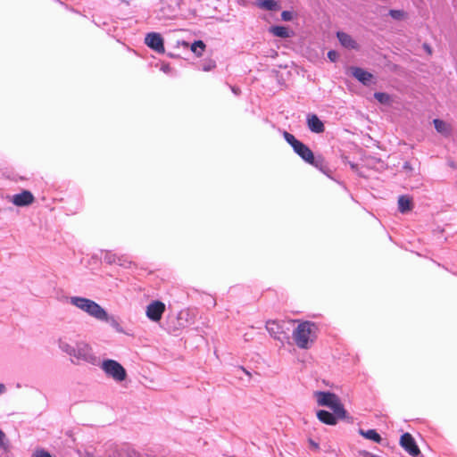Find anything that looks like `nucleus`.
I'll return each mask as SVG.
<instances>
[{"mask_svg":"<svg viewBox=\"0 0 457 457\" xmlns=\"http://www.w3.org/2000/svg\"><path fill=\"white\" fill-rule=\"evenodd\" d=\"M315 398L319 405L331 409L337 417L345 418L346 411L338 396L335 394L321 391L316 392Z\"/></svg>","mask_w":457,"mask_h":457,"instance_id":"nucleus-3","label":"nucleus"},{"mask_svg":"<svg viewBox=\"0 0 457 457\" xmlns=\"http://www.w3.org/2000/svg\"><path fill=\"white\" fill-rule=\"evenodd\" d=\"M359 454L363 456V457H371L373 456L374 453H371L368 451H365V450H361V451H359Z\"/></svg>","mask_w":457,"mask_h":457,"instance_id":"nucleus-31","label":"nucleus"},{"mask_svg":"<svg viewBox=\"0 0 457 457\" xmlns=\"http://www.w3.org/2000/svg\"><path fill=\"white\" fill-rule=\"evenodd\" d=\"M215 66V63L214 62H211L210 64L206 65L204 67V71H210L212 68H213Z\"/></svg>","mask_w":457,"mask_h":457,"instance_id":"nucleus-34","label":"nucleus"},{"mask_svg":"<svg viewBox=\"0 0 457 457\" xmlns=\"http://www.w3.org/2000/svg\"><path fill=\"white\" fill-rule=\"evenodd\" d=\"M318 328L312 321H302L293 331V339L301 349H308L315 342Z\"/></svg>","mask_w":457,"mask_h":457,"instance_id":"nucleus-2","label":"nucleus"},{"mask_svg":"<svg viewBox=\"0 0 457 457\" xmlns=\"http://www.w3.org/2000/svg\"><path fill=\"white\" fill-rule=\"evenodd\" d=\"M270 31L273 35L279 37L286 38L289 37L288 29L283 26H274L270 29Z\"/></svg>","mask_w":457,"mask_h":457,"instance_id":"nucleus-23","label":"nucleus"},{"mask_svg":"<svg viewBox=\"0 0 457 457\" xmlns=\"http://www.w3.org/2000/svg\"><path fill=\"white\" fill-rule=\"evenodd\" d=\"M71 358L77 361H84L92 365H97L99 362L90 345L84 341L76 343Z\"/></svg>","mask_w":457,"mask_h":457,"instance_id":"nucleus-5","label":"nucleus"},{"mask_svg":"<svg viewBox=\"0 0 457 457\" xmlns=\"http://www.w3.org/2000/svg\"><path fill=\"white\" fill-rule=\"evenodd\" d=\"M389 14L395 20H403L406 16L405 12L402 10H390Z\"/></svg>","mask_w":457,"mask_h":457,"instance_id":"nucleus-26","label":"nucleus"},{"mask_svg":"<svg viewBox=\"0 0 457 457\" xmlns=\"http://www.w3.org/2000/svg\"><path fill=\"white\" fill-rule=\"evenodd\" d=\"M6 386L4 384L0 383V395H4L6 392Z\"/></svg>","mask_w":457,"mask_h":457,"instance_id":"nucleus-33","label":"nucleus"},{"mask_svg":"<svg viewBox=\"0 0 457 457\" xmlns=\"http://www.w3.org/2000/svg\"><path fill=\"white\" fill-rule=\"evenodd\" d=\"M434 122V125H435V128L437 130V132L443 134V135H447L449 134L450 132V127L447 123H445L444 120H439V119H435L433 120Z\"/></svg>","mask_w":457,"mask_h":457,"instance_id":"nucleus-22","label":"nucleus"},{"mask_svg":"<svg viewBox=\"0 0 457 457\" xmlns=\"http://www.w3.org/2000/svg\"><path fill=\"white\" fill-rule=\"evenodd\" d=\"M57 345L62 352L67 353L70 357L72 356L74 346L69 344L64 337H60L57 341Z\"/></svg>","mask_w":457,"mask_h":457,"instance_id":"nucleus-17","label":"nucleus"},{"mask_svg":"<svg viewBox=\"0 0 457 457\" xmlns=\"http://www.w3.org/2000/svg\"><path fill=\"white\" fill-rule=\"evenodd\" d=\"M9 446V442L5 434L0 429V447L6 450Z\"/></svg>","mask_w":457,"mask_h":457,"instance_id":"nucleus-27","label":"nucleus"},{"mask_svg":"<svg viewBox=\"0 0 457 457\" xmlns=\"http://www.w3.org/2000/svg\"><path fill=\"white\" fill-rule=\"evenodd\" d=\"M353 76L361 82L363 85L368 86L372 79V74L359 67H351Z\"/></svg>","mask_w":457,"mask_h":457,"instance_id":"nucleus-13","label":"nucleus"},{"mask_svg":"<svg viewBox=\"0 0 457 457\" xmlns=\"http://www.w3.org/2000/svg\"><path fill=\"white\" fill-rule=\"evenodd\" d=\"M205 48V45L203 41L198 40L195 41L191 46V51L195 54L197 56H201Z\"/></svg>","mask_w":457,"mask_h":457,"instance_id":"nucleus-24","label":"nucleus"},{"mask_svg":"<svg viewBox=\"0 0 457 457\" xmlns=\"http://www.w3.org/2000/svg\"><path fill=\"white\" fill-rule=\"evenodd\" d=\"M230 88H231L232 92H233L236 96H238V95L240 94V89H239V87H235V86H230Z\"/></svg>","mask_w":457,"mask_h":457,"instance_id":"nucleus-32","label":"nucleus"},{"mask_svg":"<svg viewBox=\"0 0 457 457\" xmlns=\"http://www.w3.org/2000/svg\"><path fill=\"white\" fill-rule=\"evenodd\" d=\"M69 303L96 320L111 324H114L116 322L114 317L109 315L100 304L89 298L71 296L69 298Z\"/></svg>","mask_w":457,"mask_h":457,"instance_id":"nucleus-1","label":"nucleus"},{"mask_svg":"<svg viewBox=\"0 0 457 457\" xmlns=\"http://www.w3.org/2000/svg\"><path fill=\"white\" fill-rule=\"evenodd\" d=\"M10 201L15 205L19 207L28 206L31 204L35 198L32 193L29 190H23L20 194L13 195L10 196Z\"/></svg>","mask_w":457,"mask_h":457,"instance_id":"nucleus-11","label":"nucleus"},{"mask_svg":"<svg viewBox=\"0 0 457 457\" xmlns=\"http://www.w3.org/2000/svg\"><path fill=\"white\" fill-rule=\"evenodd\" d=\"M294 151L306 162L314 165L316 167L319 166L320 163L322 162L321 159H316L313 155L312 150L303 143L300 142L294 148Z\"/></svg>","mask_w":457,"mask_h":457,"instance_id":"nucleus-7","label":"nucleus"},{"mask_svg":"<svg viewBox=\"0 0 457 457\" xmlns=\"http://www.w3.org/2000/svg\"><path fill=\"white\" fill-rule=\"evenodd\" d=\"M328 57L331 62H336L338 58L337 52L331 50L328 53Z\"/></svg>","mask_w":457,"mask_h":457,"instance_id":"nucleus-30","label":"nucleus"},{"mask_svg":"<svg viewBox=\"0 0 457 457\" xmlns=\"http://www.w3.org/2000/svg\"><path fill=\"white\" fill-rule=\"evenodd\" d=\"M269 334L277 340L282 341L283 335L286 334L284 329V323H279L276 320H269L266 322L265 326Z\"/></svg>","mask_w":457,"mask_h":457,"instance_id":"nucleus-12","label":"nucleus"},{"mask_svg":"<svg viewBox=\"0 0 457 457\" xmlns=\"http://www.w3.org/2000/svg\"><path fill=\"white\" fill-rule=\"evenodd\" d=\"M360 434L367 438V439H370V440H372L376 443H380L381 441V436L375 430V429H369L367 431H364L362 429L360 430Z\"/></svg>","mask_w":457,"mask_h":457,"instance_id":"nucleus-20","label":"nucleus"},{"mask_svg":"<svg viewBox=\"0 0 457 457\" xmlns=\"http://www.w3.org/2000/svg\"><path fill=\"white\" fill-rule=\"evenodd\" d=\"M257 5L264 10L274 11L278 9V3L274 0H258Z\"/></svg>","mask_w":457,"mask_h":457,"instance_id":"nucleus-21","label":"nucleus"},{"mask_svg":"<svg viewBox=\"0 0 457 457\" xmlns=\"http://www.w3.org/2000/svg\"><path fill=\"white\" fill-rule=\"evenodd\" d=\"M317 417L322 423L327 425H336L339 419L335 413H330L324 410L319 411L317 412Z\"/></svg>","mask_w":457,"mask_h":457,"instance_id":"nucleus-14","label":"nucleus"},{"mask_svg":"<svg viewBox=\"0 0 457 457\" xmlns=\"http://www.w3.org/2000/svg\"><path fill=\"white\" fill-rule=\"evenodd\" d=\"M100 368L106 377L112 378L115 382L120 383L127 378L126 370L115 360H104L100 364Z\"/></svg>","mask_w":457,"mask_h":457,"instance_id":"nucleus-4","label":"nucleus"},{"mask_svg":"<svg viewBox=\"0 0 457 457\" xmlns=\"http://www.w3.org/2000/svg\"><path fill=\"white\" fill-rule=\"evenodd\" d=\"M34 457H52L51 454L45 450H37L34 453Z\"/></svg>","mask_w":457,"mask_h":457,"instance_id":"nucleus-28","label":"nucleus"},{"mask_svg":"<svg viewBox=\"0 0 457 457\" xmlns=\"http://www.w3.org/2000/svg\"><path fill=\"white\" fill-rule=\"evenodd\" d=\"M145 43L146 46L157 53L164 52L163 39L159 33L151 32L145 36Z\"/></svg>","mask_w":457,"mask_h":457,"instance_id":"nucleus-10","label":"nucleus"},{"mask_svg":"<svg viewBox=\"0 0 457 457\" xmlns=\"http://www.w3.org/2000/svg\"><path fill=\"white\" fill-rule=\"evenodd\" d=\"M281 18H282L283 21H291L292 18H293V14H292L291 12L284 11L281 13Z\"/></svg>","mask_w":457,"mask_h":457,"instance_id":"nucleus-29","label":"nucleus"},{"mask_svg":"<svg viewBox=\"0 0 457 457\" xmlns=\"http://www.w3.org/2000/svg\"><path fill=\"white\" fill-rule=\"evenodd\" d=\"M307 125L311 131L321 133L324 130V124L318 116H308Z\"/></svg>","mask_w":457,"mask_h":457,"instance_id":"nucleus-15","label":"nucleus"},{"mask_svg":"<svg viewBox=\"0 0 457 457\" xmlns=\"http://www.w3.org/2000/svg\"><path fill=\"white\" fill-rule=\"evenodd\" d=\"M337 38L340 42V44L345 47V48H349V49H355L357 48V43L353 40V38L345 33V32H337Z\"/></svg>","mask_w":457,"mask_h":457,"instance_id":"nucleus-16","label":"nucleus"},{"mask_svg":"<svg viewBox=\"0 0 457 457\" xmlns=\"http://www.w3.org/2000/svg\"><path fill=\"white\" fill-rule=\"evenodd\" d=\"M104 261L108 264H118L123 268H130L132 265V262L128 259L125 255H118L115 253H112L111 251H104Z\"/></svg>","mask_w":457,"mask_h":457,"instance_id":"nucleus-8","label":"nucleus"},{"mask_svg":"<svg viewBox=\"0 0 457 457\" xmlns=\"http://www.w3.org/2000/svg\"><path fill=\"white\" fill-rule=\"evenodd\" d=\"M166 311L165 303L159 301H152L145 308L146 317L153 322L161 320L163 313Z\"/></svg>","mask_w":457,"mask_h":457,"instance_id":"nucleus-6","label":"nucleus"},{"mask_svg":"<svg viewBox=\"0 0 457 457\" xmlns=\"http://www.w3.org/2000/svg\"><path fill=\"white\" fill-rule=\"evenodd\" d=\"M400 445L410 455L416 457L420 454V449L411 434L404 433L401 436Z\"/></svg>","mask_w":457,"mask_h":457,"instance_id":"nucleus-9","label":"nucleus"},{"mask_svg":"<svg viewBox=\"0 0 457 457\" xmlns=\"http://www.w3.org/2000/svg\"><path fill=\"white\" fill-rule=\"evenodd\" d=\"M312 446H314L315 448H317V447H318V445H317V444H315V443H312Z\"/></svg>","mask_w":457,"mask_h":457,"instance_id":"nucleus-35","label":"nucleus"},{"mask_svg":"<svg viewBox=\"0 0 457 457\" xmlns=\"http://www.w3.org/2000/svg\"><path fill=\"white\" fill-rule=\"evenodd\" d=\"M411 208V199L406 195H402L398 199V209L402 213L410 211Z\"/></svg>","mask_w":457,"mask_h":457,"instance_id":"nucleus-19","label":"nucleus"},{"mask_svg":"<svg viewBox=\"0 0 457 457\" xmlns=\"http://www.w3.org/2000/svg\"><path fill=\"white\" fill-rule=\"evenodd\" d=\"M374 97L381 104L385 105H391L395 103V98L386 93L377 92L374 94Z\"/></svg>","mask_w":457,"mask_h":457,"instance_id":"nucleus-18","label":"nucleus"},{"mask_svg":"<svg viewBox=\"0 0 457 457\" xmlns=\"http://www.w3.org/2000/svg\"><path fill=\"white\" fill-rule=\"evenodd\" d=\"M283 136L285 140L293 147V149L301 142L297 140L292 134L287 131L283 132Z\"/></svg>","mask_w":457,"mask_h":457,"instance_id":"nucleus-25","label":"nucleus"}]
</instances>
